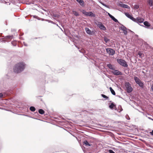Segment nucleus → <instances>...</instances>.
Instances as JSON below:
<instances>
[{
	"instance_id": "nucleus-9",
	"label": "nucleus",
	"mask_w": 153,
	"mask_h": 153,
	"mask_svg": "<svg viewBox=\"0 0 153 153\" xmlns=\"http://www.w3.org/2000/svg\"><path fill=\"white\" fill-rule=\"evenodd\" d=\"M81 11L83 14H84L85 16L93 17H95V14L94 13L92 12H86L84 10H82Z\"/></svg>"
},
{
	"instance_id": "nucleus-50",
	"label": "nucleus",
	"mask_w": 153,
	"mask_h": 153,
	"mask_svg": "<svg viewBox=\"0 0 153 153\" xmlns=\"http://www.w3.org/2000/svg\"><path fill=\"white\" fill-rule=\"evenodd\" d=\"M45 19H43V18H41V20H41L42 21H44L45 20Z\"/></svg>"
},
{
	"instance_id": "nucleus-5",
	"label": "nucleus",
	"mask_w": 153,
	"mask_h": 153,
	"mask_svg": "<svg viewBox=\"0 0 153 153\" xmlns=\"http://www.w3.org/2000/svg\"><path fill=\"white\" fill-rule=\"evenodd\" d=\"M117 62L121 66L126 68L128 67V65L125 60L121 59H117Z\"/></svg>"
},
{
	"instance_id": "nucleus-58",
	"label": "nucleus",
	"mask_w": 153,
	"mask_h": 153,
	"mask_svg": "<svg viewBox=\"0 0 153 153\" xmlns=\"http://www.w3.org/2000/svg\"><path fill=\"white\" fill-rule=\"evenodd\" d=\"M136 36H137V37L138 36L137 35H136Z\"/></svg>"
},
{
	"instance_id": "nucleus-49",
	"label": "nucleus",
	"mask_w": 153,
	"mask_h": 153,
	"mask_svg": "<svg viewBox=\"0 0 153 153\" xmlns=\"http://www.w3.org/2000/svg\"><path fill=\"white\" fill-rule=\"evenodd\" d=\"M51 23L52 24H56V23L53 22V21H51Z\"/></svg>"
},
{
	"instance_id": "nucleus-31",
	"label": "nucleus",
	"mask_w": 153,
	"mask_h": 153,
	"mask_svg": "<svg viewBox=\"0 0 153 153\" xmlns=\"http://www.w3.org/2000/svg\"><path fill=\"white\" fill-rule=\"evenodd\" d=\"M103 39L104 41L106 43H107L108 42L110 41V39H107L106 36H104L103 37Z\"/></svg>"
},
{
	"instance_id": "nucleus-42",
	"label": "nucleus",
	"mask_w": 153,
	"mask_h": 153,
	"mask_svg": "<svg viewBox=\"0 0 153 153\" xmlns=\"http://www.w3.org/2000/svg\"><path fill=\"white\" fill-rule=\"evenodd\" d=\"M35 18L37 19L38 20H40L41 19V18H39L37 16H36V17H35Z\"/></svg>"
},
{
	"instance_id": "nucleus-53",
	"label": "nucleus",
	"mask_w": 153,
	"mask_h": 153,
	"mask_svg": "<svg viewBox=\"0 0 153 153\" xmlns=\"http://www.w3.org/2000/svg\"><path fill=\"white\" fill-rule=\"evenodd\" d=\"M116 96L117 97H119V98H122V97H120V96L119 95H117Z\"/></svg>"
},
{
	"instance_id": "nucleus-60",
	"label": "nucleus",
	"mask_w": 153,
	"mask_h": 153,
	"mask_svg": "<svg viewBox=\"0 0 153 153\" xmlns=\"http://www.w3.org/2000/svg\"><path fill=\"white\" fill-rule=\"evenodd\" d=\"M59 28L60 29V28H61V27H59Z\"/></svg>"
},
{
	"instance_id": "nucleus-28",
	"label": "nucleus",
	"mask_w": 153,
	"mask_h": 153,
	"mask_svg": "<svg viewBox=\"0 0 153 153\" xmlns=\"http://www.w3.org/2000/svg\"><path fill=\"white\" fill-rule=\"evenodd\" d=\"M101 96L102 97H103V98H105V99L106 100H109V97H107V96H106V95H105L104 94H101Z\"/></svg>"
},
{
	"instance_id": "nucleus-14",
	"label": "nucleus",
	"mask_w": 153,
	"mask_h": 153,
	"mask_svg": "<svg viewBox=\"0 0 153 153\" xmlns=\"http://www.w3.org/2000/svg\"><path fill=\"white\" fill-rule=\"evenodd\" d=\"M85 30L86 33L90 35H94L95 33L93 31H91L87 27H86L85 28Z\"/></svg>"
},
{
	"instance_id": "nucleus-20",
	"label": "nucleus",
	"mask_w": 153,
	"mask_h": 153,
	"mask_svg": "<svg viewBox=\"0 0 153 153\" xmlns=\"http://www.w3.org/2000/svg\"><path fill=\"white\" fill-rule=\"evenodd\" d=\"M82 6H84V2L83 0H76Z\"/></svg>"
},
{
	"instance_id": "nucleus-48",
	"label": "nucleus",
	"mask_w": 153,
	"mask_h": 153,
	"mask_svg": "<svg viewBox=\"0 0 153 153\" xmlns=\"http://www.w3.org/2000/svg\"><path fill=\"white\" fill-rule=\"evenodd\" d=\"M138 54L139 56H141L142 55V54L140 53H138Z\"/></svg>"
},
{
	"instance_id": "nucleus-30",
	"label": "nucleus",
	"mask_w": 153,
	"mask_h": 153,
	"mask_svg": "<svg viewBox=\"0 0 153 153\" xmlns=\"http://www.w3.org/2000/svg\"><path fill=\"white\" fill-rule=\"evenodd\" d=\"M51 16L53 18V17H56L58 18L59 17V15L58 14H53Z\"/></svg>"
},
{
	"instance_id": "nucleus-56",
	"label": "nucleus",
	"mask_w": 153,
	"mask_h": 153,
	"mask_svg": "<svg viewBox=\"0 0 153 153\" xmlns=\"http://www.w3.org/2000/svg\"><path fill=\"white\" fill-rule=\"evenodd\" d=\"M56 26H57L58 27H59V26L57 24H56Z\"/></svg>"
},
{
	"instance_id": "nucleus-11",
	"label": "nucleus",
	"mask_w": 153,
	"mask_h": 153,
	"mask_svg": "<svg viewBox=\"0 0 153 153\" xmlns=\"http://www.w3.org/2000/svg\"><path fill=\"white\" fill-rule=\"evenodd\" d=\"M111 72L114 75L116 76L122 75H123L121 72L119 71L118 70H115V69L113 71H111Z\"/></svg>"
},
{
	"instance_id": "nucleus-36",
	"label": "nucleus",
	"mask_w": 153,
	"mask_h": 153,
	"mask_svg": "<svg viewBox=\"0 0 153 153\" xmlns=\"http://www.w3.org/2000/svg\"><path fill=\"white\" fill-rule=\"evenodd\" d=\"M108 152L109 153H115L113 150L111 149L108 150Z\"/></svg>"
},
{
	"instance_id": "nucleus-17",
	"label": "nucleus",
	"mask_w": 153,
	"mask_h": 153,
	"mask_svg": "<svg viewBox=\"0 0 153 153\" xmlns=\"http://www.w3.org/2000/svg\"><path fill=\"white\" fill-rule=\"evenodd\" d=\"M143 22L144 25V27H145L149 28L151 26V24L148 21H145Z\"/></svg>"
},
{
	"instance_id": "nucleus-41",
	"label": "nucleus",
	"mask_w": 153,
	"mask_h": 153,
	"mask_svg": "<svg viewBox=\"0 0 153 153\" xmlns=\"http://www.w3.org/2000/svg\"><path fill=\"white\" fill-rule=\"evenodd\" d=\"M106 13H107L108 14L109 16L111 18V17L112 16V15L107 11H106Z\"/></svg>"
},
{
	"instance_id": "nucleus-34",
	"label": "nucleus",
	"mask_w": 153,
	"mask_h": 153,
	"mask_svg": "<svg viewBox=\"0 0 153 153\" xmlns=\"http://www.w3.org/2000/svg\"><path fill=\"white\" fill-rule=\"evenodd\" d=\"M120 28L121 30H122L123 31V30H125V29H126V28L123 25H122V26L120 27Z\"/></svg>"
},
{
	"instance_id": "nucleus-8",
	"label": "nucleus",
	"mask_w": 153,
	"mask_h": 153,
	"mask_svg": "<svg viewBox=\"0 0 153 153\" xmlns=\"http://www.w3.org/2000/svg\"><path fill=\"white\" fill-rule=\"evenodd\" d=\"M125 86L126 88V91L128 93H131L133 90L130 84L128 82H126L125 83Z\"/></svg>"
},
{
	"instance_id": "nucleus-63",
	"label": "nucleus",
	"mask_w": 153,
	"mask_h": 153,
	"mask_svg": "<svg viewBox=\"0 0 153 153\" xmlns=\"http://www.w3.org/2000/svg\"><path fill=\"white\" fill-rule=\"evenodd\" d=\"M1 40V39H0V41Z\"/></svg>"
},
{
	"instance_id": "nucleus-2",
	"label": "nucleus",
	"mask_w": 153,
	"mask_h": 153,
	"mask_svg": "<svg viewBox=\"0 0 153 153\" xmlns=\"http://www.w3.org/2000/svg\"><path fill=\"white\" fill-rule=\"evenodd\" d=\"M3 88V86L1 84V85L0 86V88ZM5 90L6 89H4V90L3 91H5L0 93V99L4 98L7 96H9L13 93V88L10 87V88L9 89L7 90ZM0 91H1V90H0Z\"/></svg>"
},
{
	"instance_id": "nucleus-62",
	"label": "nucleus",
	"mask_w": 153,
	"mask_h": 153,
	"mask_svg": "<svg viewBox=\"0 0 153 153\" xmlns=\"http://www.w3.org/2000/svg\"><path fill=\"white\" fill-rule=\"evenodd\" d=\"M152 29H153V27L152 28Z\"/></svg>"
},
{
	"instance_id": "nucleus-3",
	"label": "nucleus",
	"mask_w": 153,
	"mask_h": 153,
	"mask_svg": "<svg viewBox=\"0 0 153 153\" xmlns=\"http://www.w3.org/2000/svg\"><path fill=\"white\" fill-rule=\"evenodd\" d=\"M7 76L6 77V78H7L8 79H7L5 81H4L3 82L2 84L1 85L3 86V88H0V90L1 91L4 90V89H7L8 88V87L10 85H13L14 84L13 81H11L10 82L9 81V79H10V78L8 77L9 76V75L7 74Z\"/></svg>"
},
{
	"instance_id": "nucleus-46",
	"label": "nucleus",
	"mask_w": 153,
	"mask_h": 153,
	"mask_svg": "<svg viewBox=\"0 0 153 153\" xmlns=\"http://www.w3.org/2000/svg\"><path fill=\"white\" fill-rule=\"evenodd\" d=\"M149 133L151 135L153 136V130L151 131Z\"/></svg>"
},
{
	"instance_id": "nucleus-15",
	"label": "nucleus",
	"mask_w": 153,
	"mask_h": 153,
	"mask_svg": "<svg viewBox=\"0 0 153 153\" xmlns=\"http://www.w3.org/2000/svg\"><path fill=\"white\" fill-rule=\"evenodd\" d=\"M124 14L127 17L132 20L133 21V19H134V18L133 16L132 15L128 13L125 12L124 13Z\"/></svg>"
},
{
	"instance_id": "nucleus-4",
	"label": "nucleus",
	"mask_w": 153,
	"mask_h": 153,
	"mask_svg": "<svg viewBox=\"0 0 153 153\" xmlns=\"http://www.w3.org/2000/svg\"><path fill=\"white\" fill-rule=\"evenodd\" d=\"M144 20L143 18L140 17H137L136 18H134V19H133V21L137 23L140 26L144 27V25L140 24V23H143Z\"/></svg>"
},
{
	"instance_id": "nucleus-26",
	"label": "nucleus",
	"mask_w": 153,
	"mask_h": 153,
	"mask_svg": "<svg viewBox=\"0 0 153 153\" xmlns=\"http://www.w3.org/2000/svg\"><path fill=\"white\" fill-rule=\"evenodd\" d=\"M111 18L116 23L118 22V21L113 16H112L111 17Z\"/></svg>"
},
{
	"instance_id": "nucleus-47",
	"label": "nucleus",
	"mask_w": 153,
	"mask_h": 153,
	"mask_svg": "<svg viewBox=\"0 0 153 153\" xmlns=\"http://www.w3.org/2000/svg\"><path fill=\"white\" fill-rule=\"evenodd\" d=\"M45 21H47V22H48L49 23H51V20H48V19H45Z\"/></svg>"
},
{
	"instance_id": "nucleus-19",
	"label": "nucleus",
	"mask_w": 153,
	"mask_h": 153,
	"mask_svg": "<svg viewBox=\"0 0 153 153\" xmlns=\"http://www.w3.org/2000/svg\"><path fill=\"white\" fill-rule=\"evenodd\" d=\"M83 144L86 146H91L92 145L91 144H90L87 140H85L83 142Z\"/></svg>"
},
{
	"instance_id": "nucleus-40",
	"label": "nucleus",
	"mask_w": 153,
	"mask_h": 153,
	"mask_svg": "<svg viewBox=\"0 0 153 153\" xmlns=\"http://www.w3.org/2000/svg\"><path fill=\"white\" fill-rule=\"evenodd\" d=\"M125 117H126V119H127L128 120H129L130 119V117H129L128 115L126 114Z\"/></svg>"
},
{
	"instance_id": "nucleus-55",
	"label": "nucleus",
	"mask_w": 153,
	"mask_h": 153,
	"mask_svg": "<svg viewBox=\"0 0 153 153\" xmlns=\"http://www.w3.org/2000/svg\"><path fill=\"white\" fill-rule=\"evenodd\" d=\"M75 47H76V48H78V49H79V47H77V46L75 45Z\"/></svg>"
},
{
	"instance_id": "nucleus-22",
	"label": "nucleus",
	"mask_w": 153,
	"mask_h": 153,
	"mask_svg": "<svg viewBox=\"0 0 153 153\" xmlns=\"http://www.w3.org/2000/svg\"><path fill=\"white\" fill-rule=\"evenodd\" d=\"M147 2L150 7H152L153 5V0H147Z\"/></svg>"
},
{
	"instance_id": "nucleus-59",
	"label": "nucleus",
	"mask_w": 153,
	"mask_h": 153,
	"mask_svg": "<svg viewBox=\"0 0 153 153\" xmlns=\"http://www.w3.org/2000/svg\"><path fill=\"white\" fill-rule=\"evenodd\" d=\"M44 10L45 11H46V10H44H44Z\"/></svg>"
},
{
	"instance_id": "nucleus-54",
	"label": "nucleus",
	"mask_w": 153,
	"mask_h": 153,
	"mask_svg": "<svg viewBox=\"0 0 153 153\" xmlns=\"http://www.w3.org/2000/svg\"><path fill=\"white\" fill-rule=\"evenodd\" d=\"M23 34H24V33H22V34H21V35H20V36H22Z\"/></svg>"
},
{
	"instance_id": "nucleus-32",
	"label": "nucleus",
	"mask_w": 153,
	"mask_h": 153,
	"mask_svg": "<svg viewBox=\"0 0 153 153\" xmlns=\"http://www.w3.org/2000/svg\"><path fill=\"white\" fill-rule=\"evenodd\" d=\"M79 51L80 52L83 54L85 53H86L85 51L83 48H82L81 50H79Z\"/></svg>"
},
{
	"instance_id": "nucleus-64",
	"label": "nucleus",
	"mask_w": 153,
	"mask_h": 153,
	"mask_svg": "<svg viewBox=\"0 0 153 153\" xmlns=\"http://www.w3.org/2000/svg\"><path fill=\"white\" fill-rule=\"evenodd\" d=\"M89 153H91V152H90Z\"/></svg>"
},
{
	"instance_id": "nucleus-45",
	"label": "nucleus",
	"mask_w": 153,
	"mask_h": 153,
	"mask_svg": "<svg viewBox=\"0 0 153 153\" xmlns=\"http://www.w3.org/2000/svg\"><path fill=\"white\" fill-rule=\"evenodd\" d=\"M151 89L152 91H153V83L151 85Z\"/></svg>"
},
{
	"instance_id": "nucleus-7",
	"label": "nucleus",
	"mask_w": 153,
	"mask_h": 153,
	"mask_svg": "<svg viewBox=\"0 0 153 153\" xmlns=\"http://www.w3.org/2000/svg\"><path fill=\"white\" fill-rule=\"evenodd\" d=\"M52 78L53 77H51V76L49 75H46L45 76V82L46 83H48L49 82L57 81V79L53 80Z\"/></svg>"
},
{
	"instance_id": "nucleus-37",
	"label": "nucleus",
	"mask_w": 153,
	"mask_h": 153,
	"mask_svg": "<svg viewBox=\"0 0 153 153\" xmlns=\"http://www.w3.org/2000/svg\"><path fill=\"white\" fill-rule=\"evenodd\" d=\"M100 3L102 4L104 6L107 7H108V5H107L106 4H105L103 2H102V1H101L100 2Z\"/></svg>"
},
{
	"instance_id": "nucleus-6",
	"label": "nucleus",
	"mask_w": 153,
	"mask_h": 153,
	"mask_svg": "<svg viewBox=\"0 0 153 153\" xmlns=\"http://www.w3.org/2000/svg\"><path fill=\"white\" fill-rule=\"evenodd\" d=\"M134 80L136 83L141 88H144V83L142 82L137 77H134Z\"/></svg>"
},
{
	"instance_id": "nucleus-43",
	"label": "nucleus",
	"mask_w": 153,
	"mask_h": 153,
	"mask_svg": "<svg viewBox=\"0 0 153 153\" xmlns=\"http://www.w3.org/2000/svg\"><path fill=\"white\" fill-rule=\"evenodd\" d=\"M23 44L25 46L27 47L28 46V45L25 42H23Z\"/></svg>"
},
{
	"instance_id": "nucleus-16",
	"label": "nucleus",
	"mask_w": 153,
	"mask_h": 153,
	"mask_svg": "<svg viewBox=\"0 0 153 153\" xmlns=\"http://www.w3.org/2000/svg\"><path fill=\"white\" fill-rule=\"evenodd\" d=\"M119 6L125 8L130 9V7L127 4L122 3H119Z\"/></svg>"
},
{
	"instance_id": "nucleus-51",
	"label": "nucleus",
	"mask_w": 153,
	"mask_h": 153,
	"mask_svg": "<svg viewBox=\"0 0 153 153\" xmlns=\"http://www.w3.org/2000/svg\"><path fill=\"white\" fill-rule=\"evenodd\" d=\"M148 118L149 119H150V120H153V119H152V118H150V117H148Z\"/></svg>"
},
{
	"instance_id": "nucleus-12",
	"label": "nucleus",
	"mask_w": 153,
	"mask_h": 153,
	"mask_svg": "<svg viewBox=\"0 0 153 153\" xmlns=\"http://www.w3.org/2000/svg\"><path fill=\"white\" fill-rule=\"evenodd\" d=\"M13 38V35H8L4 37V39L3 40V42H9Z\"/></svg>"
},
{
	"instance_id": "nucleus-1",
	"label": "nucleus",
	"mask_w": 153,
	"mask_h": 153,
	"mask_svg": "<svg viewBox=\"0 0 153 153\" xmlns=\"http://www.w3.org/2000/svg\"><path fill=\"white\" fill-rule=\"evenodd\" d=\"M26 66V64L23 62H20L16 64L13 68V71L16 74H19L23 71Z\"/></svg>"
},
{
	"instance_id": "nucleus-61",
	"label": "nucleus",
	"mask_w": 153,
	"mask_h": 153,
	"mask_svg": "<svg viewBox=\"0 0 153 153\" xmlns=\"http://www.w3.org/2000/svg\"><path fill=\"white\" fill-rule=\"evenodd\" d=\"M35 113H37V114H38V113L37 112H36Z\"/></svg>"
},
{
	"instance_id": "nucleus-24",
	"label": "nucleus",
	"mask_w": 153,
	"mask_h": 153,
	"mask_svg": "<svg viewBox=\"0 0 153 153\" xmlns=\"http://www.w3.org/2000/svg\"><path fill=\"white\" fill-rule=\"evenodd\" d=\"M39 113L41 114H43L45 113V111L42 109H40L38 110Z\"/></svg>"
},
{
	"instance_id": "nucleus-39",
	"label": "nucleus",
	"mask_w": 153,
	"mask_h": 153,
	"mask_svg": "<svg viewBox=\"0 0 153 153\" xmlns=\"http://www.w3.org/2000/svg\"><path fill=\"white\" fill-rule=\"evenodd\" d=\"M41 97H42L41 96H37L36 97V98L37 99H39V100H41L42 101V99L41 98Z\"/></svg>"
},
{
	"instance_id": "nucleus-52",
	"label": "nucleus",
	"mask_w": 153,
	"mask_h": 153,
	"mask_svg": "<svg viewBox=\"0 0 153 153\" xmlns=\"http://www.w3.org/2000/svg\"><path fill=\"white\" fill-rule=\"evenodd\" d=\"M32 16H33V18H35V17H36V15H32Z\"/></svg>"
},
{
	"instance_id": "nucleus-57",
	"label": "nucleus",
	"mask_w": 153,
	"mask_h": 153,
	"mask_svg": "<svg viewBox=\"0 0 153 153\" xmlns=\"http://www.w3.org/2000/svg\"><path fill=\"white\" fill-rule=\"evenodd\" d=\"M60 29H61V30L62 31H63V30H62V28H60Z\"/></svg>"
},
{
	"instance_id": "nucleus-38",
	"label": "nucleus",
	"mask_w": 153,
	"mask_h": 153,
	"mask_svg": "<svg viewBox=\"0 0 153 153\" xmlns=\"http://www.w3.org/2000/svg\"><path fill=\"white\" fill-rule=\"evenodd\" d=\"M123 33L125 35H126L127 34V31L126 29L123 30Z\"/></svg>"
},
{
	"instance_id": "nucleus-25",
	"label": "nucleus",
	"mask_w": 153,
	"mask_h": 153,
	"mask_svg": "<svg viewBox=\"0 0 153 153\" xmlns=\"http://www.w3.org/2000/svg\"><path fill=\"white\" fill-rule=\"evenodd\" d=\"M118 110H117V111L119 113L120 112L122 111L123 110V108H122V106L121 105H119L118 106ZM117 110H118L117 109Z\"/></svg>"
},
{
	"instance_id": "nucleus-44",
	"label": "nucleus",
	"mask_w": 153,
	"mask_h": 153,
	"mask_svg": "<svg viewBox=\"0 0 153 153\" xmlns=\"http://www.w3.org/2000/svg\"><path fill=\"white\" fill-rule=\"evenodd\" d=\"M25 116H27V117H31V118H33L34 119H37V120H38V119L37 118H34V117H30L29 115H25Z\"/></svg>"
},
{
	"instance_id": "nucleus-13",
	"label": "nucleus",
	"mask_w": 153,
	"mask_h": 153,
	"mask_svg": "<svg viewBox=\"0 0 153 153\" xmlns=\"http://www.w3.org/2000/svg\"><path fill=\"white\" fill-rule=\"evenodd\" d=\"M97 25L100 29L104 31L106 30V28L103 25L101 22H98V24H97Z\"/></svg>"
},
{
	"instance_id": "nucleus-23",
	"label": "nucleus",
	"mask_w": 153,
	"mask_h": 153,
	"mask_svg": "<svg viewBox=\"0 0 153 153\" xmlns=\"http://www.w3.org/2000/svg\"><path fill=\"white\" fill-rule=\"evenodd\" d=\"M109 89L110 91H111V94L114 95H115L116 94L114 90L112 89V88L111 87H110L109 88Z\"/></svg>"
},
{
	"instance_id": "nucleus-21",
	"label": "nucleus",
	"mask_w": 153,
	"mask_h": 153,
	"mask_svg": "<svg viewBox=\"0 0 153 153\" xmlns=\"http://www.w3.org/2000/svg\"><path fill=\"white\" fill-rule=\"evenodd\" d=\"M107 66L109 69L112 70H114L115 69L114 66L112 65L111 64H107Z\"/></svg>"
},
{
	"instance_id": "nucleus-29",
	"label": "nucleus",
	"mask_w": 153,
	"mask_h": 153,
	"mask_svg": "<svg viewBox=\"0 0 153 153\" xmlns=\"http://www.w3.org/2000/svg\"><path fill=\"white\" fill-rule=\"evenodd\" d=\"M72 12L74 15L76 16H78L79 15V13L76 11L73 10Z\"/></svg>"
},
{
	"instance_id": "nucleus-33",
	"label": "nucleus",
	"mask_w": 153,
	"mask_h": 153,
	"mask_svg": "<svg viewBox=\"0 0 153 153\" xmlns=\"http://www.w3.org/2000/svg\"><path fill=\"white\" fill-rule=\"evenodd\" d=\"M11 44L13 46H16L17 45V43L15 41H12L11 42Z\"/></svg>"
},
{
	"instance_id": "nucleus-10",
	"label": "nucleus",
	"mask_w": 153,
	"mask_h": 153,
	"mask_svg": "<svg viewBox=\"0 0 153 153\" xmlns=\"http://www.w3.org/2000/svg\"><path fill=\"white\" fill-rule=\"evenodd\" d=\"M106 51L109 55L113 56L115 53V51L113 49L111 48H106Z\"/></svg>"
},
{
	"instance_id": "nucleus-35",
	"label": "nucleus",
	"mask_w": 153,
	"mask_h": 153,
	"mask_svg": "<svg viewBox=\"0 0 153 153\" xmlns=\"http://www.w3.org/2000/svg\"><path fill=\"white\" fill-rule=\"evenodd\" d=\"M139 6L138 4H135L134 5V7L135 9H138L139 8Z\"/></svg>"
},
{
	"instance_id": "nucleus-18",
	"label": "nucleus",
	"mask_w": 153,
	"mask_h": 153,
	"mask_svg": "<svg viewBox=\"0 0 153 153\" xmlns=\"http://www.w3.org/2000/svg\"><path fill=\"white\" fill-rule=\"evenodd\" d=\"M109 108L112 109L114 108H115V110H117V108L116 107V105L114 102H112L111 104L109 105Z\"/></svg>"
},
{
	"instance_id": "nucleus-27",
	"label": "nucleus",
	"mask_w": 153,
	"mask_h": 153,
	"mask_svg": "<svg viewBox=\"0 0 153 153\" xmlns=\"http://www.w3.org/2000/svg\"><path fill=\"white\" fill-rule=\"evenodd\" d=\"M29 109L30 110L33 112H34L36 110V108L35 107L33 106H30V107Z\"/></svg>"
}]
</instances>
